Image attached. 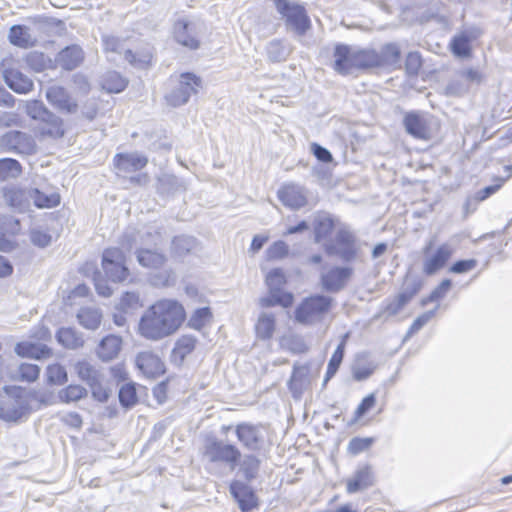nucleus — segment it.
Here are the masks:
<instances>
[{
	"label": "nucleus",
	"mask_w": 512,
	"mask_h": 512,
	"mask_svg": "<svg viewBox=\"0 0 512 512\" xmlns=\"http://www.w3.org/2000/svg\"><path fill=\"white\" fill-rule=\"evenodd\" d=\"M8 397L0 400V418L8 422H16L27 416L31 411V392L19 387L7 389Z\"/></svg>",
	"instance_id": "7ed1b4c3"
},
{
	"label": "nucleus",
	"mask_w": 512,
	"mask_h": 512,
	"mask_svg": "<svg viewBox=\"0 0 512 512\" xmlns=\"http://www.w3.org/2000/svg\"><path fill=\"white\" fill-rule=\"evenodd\" d=\"M196 338L191 335H184L179 338L172 351V358L177 363H182L187 355H189L196 346Z\"/></svg>",
	"instance_id": "e433bc0d"
},
{
	"label": "nucleus",
	"mask_w": 512,
	"mask_h": 512,
	"mask_svg": "<svg viewBox=\"0 0 512 512\" xmlns=\"http://www.w3.org/2000/svg\"><path fill=\"white\" fill-rule=\"evenodd\" d=\"M22 168L20 163L12 158L0 159V180L6 181L8 179L17 178L20 176Z\"/></svg>",
	"instance_id": "49530a36"
},
{
	"label": "nucleus",
	"mask_w": 512,
	"mask_h": 512,
	"mask_svg": "<svg viewBox=\"0 0 512 512\" xmlns=\"http://www.w3.org/2000/svg\"><path fill=\"white\" fill-rule=\"evenodd\" d=\"M278 198L283 205L292 209H299L307 204L305 189L296 184H287L280 188Z\"/></svg>",
	"instance_id": "a211bd4d"
},
{
	"label": "nucleus",
	"mask_w": 512,
	"mask_h": 512,
	"mask_svg": "<svg viewBox=\"0 0 512 512\" xmlns=\"http://www.w3.org/2000/svg\"><path fill=\"white\" fill-rule=\"evenodd\" d=\"M264 428L260 425L241 423L236 426L235 433L242 445L251 451L260 450L264 444Z\"/></svg>",
	"instance_id": "2eb2a0df"
},
{
	"label": "nucleus",
	"mask_w": 512,
	"mask_h": 512,
	"mask_svg": "<svg viewBox=\"0 0 512 512\" xmlns=\"http://www.w3.org/2000/svg\"><path fill=\"white\" fill-rule=\"evenodd\" d=\"M477 37L474 32H461L455 35L451 40L450 47L453 54L457 57H467L471 52V42Z\"/></svg>",
	"instance_id": "72a5a7b5"
},
{
	"label": "nucleus",
	"mask_w": 512,
	"mask_h": 512,
	"mask_svg": "<svg viewBox=\"0 0 512 512\" xmlns=\"http://www.w3.org/2000/svg\"><path fill=\"white\" fill-rule=\"evenodd\" d=\"M47 100L60 110L73 113L77 110V104L69 97L66 90L60 86H51L46 92Z\"/></svg>",
	"instance_id": "b1692460"
},
{
	"label": "nucleus",
	"mask_w": 512,
	"mask_h": 512,
	"mask_svg": "<svg viewBox=\"0 0 512 512\" xmlns=\"http://www.w3.org/2000/svg\"><path fill=\"white\" fill-rule=\"evenodd\" d=\"M184 318L181 304L174 300H159L141 316L138 332L148 340L157 341L173 334Z\"/></svg>",
	"instance_id": "f257e3e1"
},
{
	"label": "nucleus",
	"mask_w": 512,
	"mask_h": 512,
	"mask_svg": "<svg viewBox=\"0 0 512 512\" xmlns=\"http://www.w3.org/2000/svg\"><path fill=\"white\" fill-rule=\"evenodd\" d=\"M277 11L286 19L290 29L298 34H304L309 28L310 21L304 7L291 4L287 0H275Z\"/></svg>",
	"instance_id": "9b49d317"
},
{
	"label": "nucleus",
	"mask_w": 512,
	"mask_h": 512,
	"mask_svg": "<svg viewBox=\"0 0 512 512\" xmlns=\"http://www.w3.org/2000/svg\"><path fill=\"white\" fill-rule=\"evenodd\" d=\"M46 376L48 383L54 385H62L68 380L65 368L58 363L47 367Z\"/></svg>",
	"instance_id": "603ef678"
},
{
	"label": "nucleus",
	"mask_w": 512,
	"mask_h": 512,
	"mask_svg": "<svg viewBox=\"0 0 512 512\" xmlns=\"http://www.w3.org/2000/svg\"><path fill=\"white\" fill-rule=\"evenodd\" d=\"M266 52L271 62H282L286 60L290 50L280 40H272L268 43Z\"/></svg>",
	"instance_id": "8fccbe9b"
},
{
	"label": "nucleus",
	"mask_w": 512,
	"mask_h": 512,
	"mask_svg": "<svg viewBox=\"0 0 512 512\" xmlns=\"http://www.w3.org/2000/svg\"><path fill=\"white\" fill-rule=\"evenodd\" d=\"M101 312L96 308L84 307L77 313V319L84 328L95 330L100 325Z\"/></svg>",
	"instance_id": "58836bf2"
},
{
	"label": "nucleus",
	"mask_w": 512,
	"mask_h": 512,
	"mask_svg": "<svg viewBox=\"0 0 512 512\" xmlns=\"http://www.w3.org/2000/svg\"><path fill=\"white\" fill-rule=\"evenodd\" d=\"M185 190V183L172 174H162L157 179V191L162 195L170 196Z\"/></svg>",
	"instance_id": "7c9ffc66"
},
{
	"label": "nucleus",
	"mask_w": 512,
	"mask_h": 512,
	"mask_svg": "<svg viewBox=\"0 0 512 512\" xmlns=\"http://www.w3.org/2000/svg\"><path fill=\"white\" fill-rule=\"evenodd\" d=\"M374 483V476L370 466L359 467L354 475L347 480L346 490L353 494L371 487Z\"/></svg>",
	"instance_id": "412c9836"
},
{
	"label": "nucleus",
	"mask_w": 512,
	"mask_h": 512,
	"mask_svg": "<svg viewBox=\"0 0 512 512\" xmlns=\"http://www.w3.org/2000/svg\"><path fill=\"white\" fill-rule=\"evenodd\" d=\"M382 66L400 67L401 50L398 44H385L379 53Z\"/></svg>",
	"instance_id": "79ce46f5"
},
{
	"label": "nucleus",
	"mask_w": 512,
	"mask_h": 512,
	"mask_svg": "<svg viewBox=\"0 0 512 512\" xmlns=\"http://www.w3.org/2000/svg\"><path fill=\"white\" fill-rule=\"evenodd\" d=\"M422 67V57L419 52L408 53L405 60V69L408 75L416 76Z\"/></svg>",
	"instance_id": "e2e57ef3"
},
{
	"label": "nucleus",
	"mask_w": 512,
	"mask_h": 512,
	"mask_svg": "<svg viewBox=\"0 0 512 512\" xmlns=\"http://www.w3.org/2000/svg\"><path fill=\"white\" fill-rule=\"evenodd\" d=\"M458 76L459 79L453 80L448 84L447 89L452 94H463L468 90L469 84H480L482 81L481 73L474 69L463 70Z\"/></svg>",
	"instance_id": "5701e85b"
},
{
	"label": "nucleus",
	"mask_w": 512,
	"mask_h": 512,
	"mask_svg": "<svg viewBox=\"0 0 512 512\" xmlns=\"http://www.w3.org/2000/svg\"><path fill=\"white\" fill-rule=\"evenodd\" d=\"M328 254L337 255L343 261L351 262L356 259L359 251V245L355 235L346 229L337 232L334 244L327 245Z\"/></svg>",
	"instance_id": "f8f14e48"
},
{
	"label": "nucleus",
	"mask_w": 512,
	"mask_h": 512,
	"mask_svg": "<svg viewBox=\"0 0 512 512\" xmlns=\"http://www.w3.org/2000/svg\"><path fill=\"white\" fill-rule=\"evenodd\" d=\"M10 42L21 48H28L35 45L37 42L32 28L26 25H13L9 31Z\"/></svg>",
	"instance_id": "a878e982"
},
{
	"label": "nucleus",
	"mask_w": 512,
	"mask_h": 512,
	"mask_svg": "<svg viewBox=\"0 0 512 512\" xmlns=\"http://www.w3.org/2000/svg\"><path fill=\"white\" fill-rule=\"evenodd\" d=\"M206 27L203 21L196 18H180L173 25V35L177 43L191 50L200 47V36Z\"/></svg>",
	"instance_id": "423d86ee"
},
{
	"label": "nucleus",
	"mask_w": 512,
	"mask_h": 512,
	"mask_svg": "<svg viewBox=\"0 0 512 512\" xmlns=\"http://www.w3.org/2000/svg\"><path fill=\"white\" fill-rule=\"evenodd\" d=\"M42 136L51 138H60L64 135L63 121L53 113H49V117L41 120L36 127Z\"/></svg>",
	"instance_id": "c85d7f7f"
},
{
	"label": "nucleus",
	"mask_w": 512,
	"mask_h": 512,
	"mask_svg": "<svg viewBox=\"0 0 512 512\" xmlns=\"http://www.w3.org/2000/svg\"><path fill=\"white\" fill-rule=\"evenodd\" d=\"M334 58V69L339 73H349L350 69L356 66L355 58L352 57L350 48L346 45L336 46Z\"/></svg>",
	"instance_id": "2f4dec72"
},
{
	"label": "nucleus",
	"mask_w": 512,
	"mask_h": 512,
	"mask_svg": "<svg viewBox=\"0 0 512 512\" xmlns=\"http://www.w3.org/2000/svg\"><path fill=\"white\" fill-rule=\"evenodd\" d=\"M332 302L333 299L325 295L305 298L295 309V320L305 325L320 322L329 312Z\"/></svg>",
	"instance_id": "39448f33"
},
{
	"label": "nucleus",
	"mask_w": 512,
	"mask_h": 512,
	"mask_svg": "<svg viewBox=\"0 0 512 512\" xmlns=\"http://www.w3.org/2000/svg\"><path fill=\"white\" fill-rule=\"evenodd\" d=\"M308 365L295 363L292 375L288 381V388L294 399H300L303 392L309 387Z\"/></svg>",
	"instance_id": "6ab92c4d"
},
{
	"label": "nucleus",
	"mask_w": 512,
	"mask_h": 512,
	"mask_svg": "<svg viewBox=\"0 0 512 512\" xmlns=\"http://www.w3.org/2000/svg\"><path fill=\"white\" fill-rule=\"evenodd\" d=\"M349 338V333H346L342 336V339L337 346L336 350L332 354L331 359L329 360L327 371L325 375L324 382H328L337 372L340 364L342 363L344 352H345V346L347 343V340Z\"/></svg>",
	"instance_id": "4c0bfd02"
},
{
	"label": "nucleus",
	"mask_w": 512,
	"mask_h": 512,
	"mask_svg": "<svg viewBox=\"0 0 512 512\" xmlns=\"http://www.w3.org/2000/svg\"><path fill=\"white\" fill-rule=\"evenodd\" d=\"M408 303V301L403 298L400 294H398L393 300H391L382 311L381 314L387 316H394L398 314L404 306Z\"/></svg>",
	"instance_id": "774afa93"
},
{
	"label": "nucleus",
	"mask_w": 512,
	"mask_h": 512,
	"mask_svg": "<svg viewBox=\"0 0 512 512\" xmlns=\"http://www.w3.org/2000/svg\"><path fill=\"white\" fill-rule=\"evenodd\" d=\"M6 202L13 208L24 211L28 208L31 199L28 190L11 189L5 193Z\"/></svg>",
	"instance_id": "37998d69"
},
{
	"label": "nucleus",
	"mask_w": 512,
	"mask_h": 512,
	"mask_svg": "<svg viewBox=\"0 0 512 512\" xmlns=\"http://www.w3.org/2000/svg\"><path fill=\"white\" fill-rule=\"evenodd\" d=\"M87 395V390L80 385H69L59 392V398L62 402L70 403L78 401Z\"/></svg>",
	"instance_id": "864d4df0"
},
{
	"label": "nucleus",
	"mask_w": 512,
	"mask_h": 512,
	"mask_svg": "<svg viewBox=\"0 0 512 512\" xmlns=\"http://www.w3.org/2000/svg\"><path fill=\"white\" fill-rule=\"evenodd\" d=\"M75 371L78 377L88 385L95 384L99 380H103V375L88 361H79L75 365Z\"/></svg>",
	"instance_id": "ea45409f"
},
{
	"label": "nucleus",
	"mask_w": 512,
	"mask_h": 512,
	"mask_svg": "<svg viewBox=\"0 0 512 512\" xmlns=\"http://www.w3.org/2000/svg\"><path fill=\"white\" fill-rule=\"evenodd\" d=\"M40 368L36 364L21 363L13 372L12 378L14 380L34 382L38 379Z\"/></svg>",
	"instance_id": "c03bdc74"
},
{
	"label": "nucleus",
	"mask_w": 512,
	"mask_h": 512,
	"mask_svg": "<svg viewBox=\"0 0 512 512\" xmlns=\"http://www.w3.org/2000/svg\"><path fill=\"white\" fill-rule=\"evenodd\" d=\"M211 316L212 314L208 307L199 308L189 319V325L194 329L200 330L210 321Z\"/></svg>",
	"instance_id": "bf43d9fd"
},
{
	"label": "nucleus",
	"mask_w": 512,
	"mask_h": 512,
	"mask_svg": "<svg viewBox=\"0 0 512 512\" xmlns=\"http://www.w3.org/2000/svg\"><path fill=\"white\" fill-rule=\"evenodd\" d=\"M148 163L147 157L137 152L117 154L115 156V166L123 172H133L144 168Z\"/></svg>",
	"instance_id": "393cba45"
},
{
	"label": "nucleus",
	"mask_w": 512,
	"mask_h": 512,
	"mask_svg": "<svg viewBox=\"0 0 512 512\" xmlns=\"http://www.w3.org/2000/svg\"><path fill=\"white\" fill-rule=\"evenodd\" d=\"M30 239L34 245L44 248L51 243L52 236L46 231L34 228L30 232Z\"/></svg>",
	"instance_id": "338daca9"
},
{
	"label": "nucleus",
	"mask_w": 512,
	"mask_h": 512,
	"mask_svg": "<svg viewBox=\"0 0 512 512\" xmlns=\"http://www.w3.org/2000/svg\"><path fill=\"white\" fill-rule=\"evenodd\" d=\"M137 368L148 378L157 377L165 372L162 360L152 352H141L136 356Z\"/></svg>",
	"instance_id": "f3484780"
},
{
	"label": "nucleus",
	"mask_w": 512,
	"mask_h": 512,
	"mask_svg": "<svg viewBox=\"0 0 512 512\" xmlns=\"http://www.w3.org/2000/svg\"><path fill=\"white\" fill-rule=\"evenodd\" d=\"M27 114L34 120L41 121L49 117L50 111L40 101H32L26 105Z\"/></svg>",
	"instance_id": "680f3d73"
},
{
	"label": "nucleus",
	"mask_w": 512,
	"mask_h": 512,
	"mask_svg": "<svg viewBox=\"0 0 512 512\" xmlns=\"http://www.w3.org/2000/svg\"><path fill=\"white\" fill-rule=\"evenodd\" d=\"M3 77L7 86L16 93L25 94L33 88L32 80L18 69L7 68L3 70Z\"/></svg>",
	"instance_id": "4be33fe9"
},
{
	"label": "nucleus",
	"mask_w": 512,
	"mask_h": 512,
	"mask_svg": "<svg viewBox=\"0 0 512 512\" xmlns=\"http://www.w3.org/2000/svg\"><path fill=\"white\" fill-rule=\"evenodd\" d=\"M289 247L284 241L274 242L266 251L269 260L282 259L288 255Z\"/></svg>",
	"instance_id": "0e129e2a"
},
{
	"label": "nucleus",
	"mask_w": 512,
	"mask_h": 512,
	"mask_svg": "<svg viewBox=\"0 0 512 512\" xmlns=\"http://www.w3.org/2000/svg\"><path fill=\"white\" fill-rule=\"evenodd\" d=\"M451 280L445 279L443 280L429 295L428 298L422 300V305H426L428 302H433L440 300L445 297L447 292L451 288Z\"/></svg>",
	"instance_id": "69168bd1"
},
{
	"label": "nucleus",
	"mask_w": 512,
	"mask_h": 512,
	"mask_svg": "<svg viewBox=\"0 0 512 512\" xmlns=\"http://www.w3.org/2000/svg\"><path fill=\"white\" fill-rule=\"evenodd\" d=\"M197 244V240L192 236L181 235L174 237L171 243V253L175 257H184L194 251Z\"/></svg>",
	"instance_id": "c9c22d12"
},
{
	"label": "nucleus",
	"mask_w": 512,
	"mask_h": 512,
	"mask_svg": "<svg viewBox=\"0 0 512 512\" xmlns=\"http://www.w3.org/2000/svg\"><path fill=\"white\" fill-rule=\"evenodd\" d=\"M256 334L260 339H270L275 331V318L271 313L263 312L259 315L255 325Z\"/></svg>",
	"instance_id": "a19ab883"
},
{
	"label": "nucleus",
	"mask_w": 512,
	"mask_h": 512,
	"mask_svg": "<svg viewBox=\"0 0 512 512\" xmlns=\"http://www.w3.org/2000/svg\"><path fill=\"white\" fill-rule=\"evenodd\" d=\"M201 78L193 73H182L179 83L170 93L165 96L167 103L173 107L186 104L191 95L196 94L201 87Z\"/></svg>",
	"instance_id": "1a4fd4ad"
},
{
	"label": "nucleus",
	"mask_w": 512,
	"mask_h": 512,
	"mask_svg": "<svg viewBox=\"0 0 512 512\" xmlns=\"http://www.w3.org/2000/svg\"><path fill=\"white\" fill-rule=\"evenodd\" d=\"M404 126L410 135L417 139L426 140L430 137L427 118L416 112L407 113L404 117Z\"/></svg>",
	"instance_id": "aec40b11"
},
{
	"label": "nucleus",
	"mask_w": 512,
	"mask_h": 512,
	"mask_svg": "<svg viewBox=\"0 0 512 512\" xmlns=\"http://www.w3.org/2000/svg\"><path fill=\"white\" fill-rule=\"evenodd\" d=\"M126 42V39L114 35L104 34L102 36L103 50L110 61L117 62L120 59H124L134 66L143 67L147 60L138 59L131 49L128 48Z\"/></svg>",
	"instance_id": "0eeeda50"
},
{
	"label": "nucleus",
	"mask_w": 512,
	"mask_h": 512,
	"mask_svg": "<svg viewBox=\"0 0 512 512\" xmlns=\"http://www.w3.org/2000/svg\"><path fill=\"white\" fill-rule=\"evenodd\" d=\"M122 339L116 335L104 337L98 345L97 355L102 361H111L116 358L121 350Z\"/></svg>",
	"instance_id": "bb28decb"
},
{
	"label": "nucleus",
	"mask_w": 512,
	"mask_h": 512,
	"mask_svg": "<svg viewBox=\"0 0 512 512\" xmlns=\"http://www.w3.org/2000/svg\"><path fill=\"white\" fill-rule=\"evenodd\" d=\"M160 244L161 234L157 231H129L120 241L121 247L127 252L135 249L138 263L148 269H159L167 261V257L158 249Z\"/></svg>",
	"instance_id": "f03ea898"
},
{
	"label": "nucleus",
	"mask_w": 512,
	"mask_h": 512,
	"mask_svg": "<svg viewBox=\"0 0 512 512\" xmlns=\"http://www.w3.org/2000/svg\"><path fill=\"white\" fill-rule=\"evenodd\" d=\"M123 248H108L102 255V267L106 276L113 282L125 281L129 270L125 265Z\"/></svg>",
	"instance_id": "9d476101"
},
{
	"label": "nucleus",
	"mask_w": 512,
	"mask_h": 512,
	"mask_svg": "<svg viewBox=\"0 0 512 512\" xmlns=\"http://www.w3.org/2000/svg\"><path fill=\"white\" fill-rule=\"evenodd\" d=\"M293 303V296L291 293H278L269 291V295L260 299V305L262 307H272L275 305H281L283 307H289Z\"/></svg>",
	"instance_id": "09e8293b"
},
{
	"label": "nucleus",
	"mask_w": 512,
	"mask_h": 512,
	"mask_svg": "<svg viewBox=\"0 0 512 512\" xmlns=\"http://www.w3.org/2000/svg\"><path fill=\"white\" fill-rule=\"evenodd\" d=\"M421 287L422 281L419 278L407 277L399 294L409 302L420 291Z\"/></svg>",
	"instance_id": "13d9d810"
},
{
	"label": "nucleus",
	"mask_w": 512,
	"mask_h": 512,
	"mask_svg": "<svg viewBox=\"0 0 512 512\" xmlns=\"http://www.w3.org/2000/svg\"><path fill=\"white\" fill-rule=\"evenodd\" d=\"M28 196L38 208H52L60 203V195L56 192L45 193L39 189H29Z\"/></svg>",
	"instance_id": "f704fd0d"
},
{
	"label": "nucleus",
	"mask_w": 512,
	"mask_h": 512,
	"mask_svg": "<svg viewBox=\"0 0 512 512\" xmlns=\"http://www.w3.org/2000/svg\"><path fill=\"white\" fill-rule=\"evenodd\" d=\"M333 221L326 215H317L314 221L315 242L320 243L326 239L333 229Z\"/></svg>",
	"instance_id": "a18cd8bd"
},
{
	"label": "nucleus",
	"mask_w": 512,
	"mask_h": 512,
	"mask_svg": "<svg viewBox=\"0 0 512 512\" xmlns=\"http://www.w3.org/2000/svg\"><path fill=\"white\" fill-rule=\"evenodd\" d=\"M285 282V275L279 268L271 270L266 276V284L269 288V291L285 293L281 289Z\"/></svg>",
	"instance_id": "5fc2aeb1"
},
{
	"label": "nucleus",
	"mask_w": 512,
	"mask_h": 512,
	"mask_svg": "<svg viewBox=\"0 0 512 512\" xmlns=\"http://www.w3.org/2000/svg\"><path fill=\"white\" fill-rule=\"evenodd\" d=\"M127 86V81L116 72L109 73L104 80L103 87L111 93H119Z\"/></svg>",
	"instance_id": "6e6d98bb"
},
{
	"label": "nucleus",
	"mask_w": 512,
	"mask_h": 512,
	"mask_svg": "<svg viewBox=\"0 0 512 512\" xmlns=\"http://www.w3.org/2000/svg\"><path fill=\"white\" fill-rule=\"evenodd\" d=\"M356 66L368 68L382 66L379 53L375 51H363L355 58Z\"/></svg>",
	"instance_id": "4d7b16f0"
},
{
	"label": "nucleus",
	"mask_w": 512,
	"mask_h": 512,
	"mask_svg": "<svg viewBox=\"0 0 512 512\" xmlns=\"http://www.w3.org/2000/svg\"><path fill=\"white\" fill-rule=\"evenodd\" d=\"M141 306L140 296L136 292H125L118 303V308L122 312L133 310Z\"/></svg>",
	"instance_id": "052dcab7"
},
{
	"label": "nucleus",
	"mask_w": 512,
	"mask_h": 512,
	"mask_svg": "<svg viewBox=\"0 0 512 512\" xmlns=\"http://www.w3.org/2000/svg\"><path fill=\"white\" fill-rule=\"evenodd\" d=\"M15 352L21 357L42 359L47 358L51 355V349L44 344L32 343L29 341H23L17 343L15 346Z\"/></svg>",
	"instance_id": "c756f323"
},
{
	"label": "nucleus",
	"mask_w": 512,
	"mask_h": 512,
	"mask_svg": "<svg viewBox=\"0 0 512 512\" xmlns=\"http://www.w3.org/2000/svg\"><path fill=\"white\" fill-rule=\"evenodd\" d=\"M0 148L7 152L31 155L36 152V143L31 135L13 130L0 137Z\"/></svg>",
	"instance_id": "ddd939ff"
},
{
	"label": "nucleus",
	"mask_w": 512,
	"mask_h": 512,
	"mask_svg": "<svg viewBox=\"0 0 512 512\" xmlns=\"http://www.w3.org/2000/svg\"><path fill=\"white\" fill-rule=\"evenodd\" d=\"M84 59L80 46L72 45L64 48L59 54L57 61L65 70H73L78 67Z\"/></svg>",
	"instance_id": "cd10ccee"
},
{
	"label": "nucleus",
	"mask_w": 512,
	"mask_h": 512,
	"mask_svg": "<svg viewBox=\"0 0 512 512\" xmlns=\"http://www.w3.org/2000/svg\"><path fill=\"white\" fill-rule=\"evenodd\" d=\"M229 492L242 512H250L259 507V499L254 489L247 483L234 480L230 483Z\"/></svg>",
	"instance_id": "4468645a"
},
{
	"label": "nucleus",
	"mask_w": 512,
	"mask_h": 512,
	"mask_svg": "<svg viewBox=\"0 0 512 512\" xmlns=\"http://www.w3.org/2000/svg\"><path fill=\"white\" fill-rule=\"evenodd\" d=\"M56 339L60 345L67 349H78L84 345L82 333L71 327L60 328L56 334Z\"/></svg>",
	"instance_id": "473e14b6"
},
{
	"label": "nucleus",
	"mask_w": 512,
	"mask_h": 512,
	"mask_svg": "<svg viewBox=\"0 0 512 512\" xmlns=\"http://www.w3.org/2000/svg\"><path fill=\"white\" fill-rule=\"evenodd\" d=\"M433 245L434 239H431L422 249L424 256L422 270L427 276H432L445 267L453 254L451 245L447 243L440 245L434 252H432Z\"/></svg>",
	"instance_id": "6e6552de"
},
{
	"label": "nucleus",
	"mask_w": 512,
	"mask_h": 512,
	"mask_svg": "<svg viewBox=\"0 0 512 512\" xmlns=\"http://www.w3.org/2000/svg\"><path fill=\"white\" fill-rule=\"evenodd\" d=\"M202 457L210 464H225L234 469L241 458V452L236 446L211 437L203 445Z\"/></svg>",
	"instance_id": "20e7f679"
},
{
	"label": "nucleus",
	"mask_w": 512,
	"mask_h": 512,
	"mask_svg": "<svg viewBox=\"0 0 512 512\" xmlns=\"http://www.w3.org/2000/svg\"><path fill=\"white\" fill-rule=\"evenodd\" d=\"M119 402L126 409L132 408L138 402V396L134 383H126L121 386L119 393Z\"/></svg>",
	"instance_id": "3c124183"
},
{
	"label": "nucleus",
	"mask_w": 512,
	"mask_h": 512,
	"mask_svg": "<svg viewBox=\"0 0 512 512\" xmlns=\"http://www.w3.org/2000/svg\"><path fill=\"white\" fill-rule=\"evenodd\" d=\"M350 267H333L321 274V284L327 292L341 291L352 276Z\"/></svg>",
	"instance_id": "dca6fc26"
},
{
	"label": "nucleus",
	"mask_w": 512,
	"mask_h": 512,
	"mask_svg": "<svg viewBox=\"0 0 512 512\" xmlns=\"http://www.w3.org/2000/svg\"><path fill=\"white\" fill-rule=\"evenodd\" d=\"M260 460L253 455H245L239 464V470L247 481H252L258 475Z\"/></svg>",
	"instance_id": "de8ad7c7"
}]
</instances>
